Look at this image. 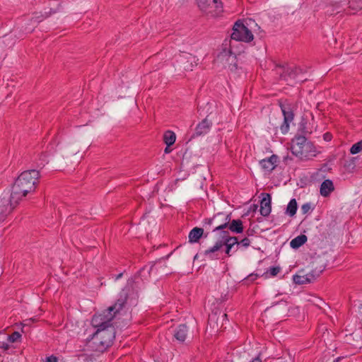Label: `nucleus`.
<instances>
[{
  "label": "nucleus",
  "instance_id": "obj_1",
  "mask_svg": "<svg viewBox=\"0 0 362 362\" xmlns=\"http://www.w3.org/2000/svg\"><path fill=\"white\" fill-rule=\"evenodd\" d=\"M40 174L38 170H29L21 173L15 180L11 189L13 204H18L29 194H33L39 184Z\"/></svg>",
  "mask_w": 362,
  "mask_h": 362
},
{
  "label": "nucleus",
  "instance_id": "obj_2",
  "mask_svg": "<svg viewBox=\"0 0 362 362\" xmlns=\"http://www.w3.org/2000/svg\"><path fill=\"white\" fill-rule=\"evenodd\" d=\"M127 293H122L120 298L117 300L115 305L108 308L101 313H98L93 315L91 324L92 325L99 329H106L109 327H112L111 322L117 313L123 307L126 302Z\"/></svg>",
  "mask_w": 362,
  "mask_h": 362
},
{
  "label": "nucleus",
  "instance_id": "obj_3",
  "mask_svg": "<svg viewBox=\"0 0 362 362\" xmlns=\"http://www.w3.org/2000/svg\"><path fill=\"white\" fill-rule=\"evenodd\" d=\"M115 337L113 327L97 329L91 339L93 348L97 351L103 352L112 344Z\"/></svg>",
  "mask_w": 362,
  "mask_h": 362
},
{
  "label": "nucleus",
  "instance_id": "obj_4",
  "mask_svg": "<svg viewBox=\"0 0 362 362\" xmlns=\"http://www.w3.org/2000/svg\"><path fill=\"white\" fill-rule=\"evenodd\" d=\"M292 153L300 158H308L315 156V148L305 137L296 136L292 141Z\"/></svg>",
  "mask_w": 362,
  "mask_h": 362
},
{
  "label": "nucleus",
  "instance_id": "obj_5",
  "mask_svg": "<svg viewBox=\"0 0 362 362\" xmlns=\"http://www.w3.org/2000/svg\"><path fill=\"white\" fill-rule=\"evenodd\" d=\"M252 24H254L256 28L259 29L258 25L251 19L247 21L246 24H244L240 21H237L233 25L231 38L236 41H242L245 42H251L254 37L252 31L248 27H251Z\"/></svg>",
  "mask_w": 362,
  "mask_h": 362
},
{
  "label": "nucleus",
  "instance_id": "obj_6",
  "mask_svg": "<svg viewBox=\"0 0 362 362\" xmlns=\"http://www.w3.org/2000/svg\"><path fill=\"white\" fill-rule=\"evenodd\" d=\"M202 12L209 17H217L223 12V4L220 0H196Z\"/></svg>",
  "mask_w": 362,
  "mask_h": 362
},
{
  "label": "nucleus",
  "instance_id": "obj_7",
  "mask_svg": "<svg viewBox=\"0 0 362 362\" xmlns=\"http://www.w3.org/2000/svg\"><path fill=\"white\" fill-rule=\"evenodd\" d=\"M220 216H224L225 221L224 223L217 226L214 231H220V238L221 239L219 240H226V239L228 238H233L232 236L229 235V233L227 230H223V229L226 228L228 227V225L229 224V222L230 221V215H224L223 214H218L216 216H215L213 218V221H216V218H218Z\"/></svg>",
  "mask_w": 362,
  "mask_h": 362
},
{
  "label": "nucleus",
  "instance_id": "obj_8",
  "mask_svg": "<svg viewBox=\"0 0 362 362\" xmlns=\"http://www.w3.org/2000/svg\"><path fill=\"white\" fill-rule=\"evenodd\" d=\"M17 205L13 204L11 195L0 198V216L10 213Z\"/></svg>",
  "mask_w": 362,
  "mask_h": 362
},
{
  "label": "nucleus",
  "instance_id": "obj_9",
  "mask_svg": "<svg viewBox=\"0 0 362 362\" xmlns=\"http://www.w3.org/2000/svg\"><path fill=\"white\" fill-rule=\"evenodd\" d=\"M315 279V275L313 273L305 274L304 271H300L293 277V282L299 285L310 283Z\"/></svg>",
  "mask_w": 362,
  "mask_h": 362
},
{
  "label": "nucleus",
  "instance_id": "obj_10",
  "mask_svg": "<svg viewBox=\"0 0 362 362\" xmlns=\"http://www.w3.org/2000/svg\"><path fill=\"white\" fill-rule=\"evenodd\" d=\"M222 248V241L217 240L216 243L209 249L206 250L204 255L211 259H219V252Z\"/></svg>",
  "mask_w": 362,
  "mask_h": 362
},
{
  "label": "nucleus",
  "instance_id": "obj_11",
  "mask_svg": "<svg viewBox=\"0 0 362 362\" xmlns=\"http://www.w3.org/2000/svg\"><path fill=\"white\" fill-rule=\"evenodd\" d=\"M296 69L293 67H284V66H277L276 72L280 74L281 78H282L285 81H288V79L295 78L296 75Z\"/></svg>",
  "mask_w": 362,
  "mask_h": 362
},
{
  "label": "nucleus",
  "instance_id": "obj_12",
  "mask_svg": "<svg viewBox=\"0 0 362 362\" xmlns=\"http://www.w3.org/2000/svg\"><path fill=\"white\" fill-rule=\"evenodd\" d=\"M281 110L284 117V124L281 127L282 133H286L288 129V123L293 119V113L289 107L284 105L281 106Z\"/></svg>",
  "mask_w": 362,
  "mask_h": 362
},
{
  "label": "nucleus",
  "instance_id": "obj_13",
  "mask_svg": "<svg viewBox=\"0 0 362 362\" xmlns=\"http://www.w3.org/2000/svg\"><path fill=\"white\" fill-rule=\"evenodd\" d=\"M278 160V157L276 155H272L267 159H262L259 163L262 168L267 172H271L274 169Z\"/></svg>",
  "mask_w": 362,
  "mask_h": 362
},
{
  "label": "nucleus",
  "instance_id": "obj_14",
  "mask_svg": "<svg viewBox=\"0 0 362 362\" xmlns=\"http://www.w3.org/2000/svg\"><path fill=\"white\" fill-rule=\"evenodd\" d=\"M260 214L264 216H268L271 212V197L269 194H266L262 198L260 203Z\"/></svg>",
  "mask_w": 362,
  "mask_h": 362
},
{
  "label": "nucleus",
  "instance_id": "obj_15",
  "mask_svg": "<svg viewBox=\"0 0 362 362\" xmlns=\"http://www.w3.org/2000/svg\"><path fill=\"white\" fill-rule=\"evenodd\" d=\"M334 190L333 182L331 180H325L320 185V192L324 197H327Z\"/></svg>",
  "mask_w": 362,
  "mask_h": 362
},
{
  "label": "nucleus",
  "instance_id": "obj_16",
  "mask_svg": "<svg viewBox=\"0 0 362 362\" xmlns=\"http://www.w3.org/2000/svg\"><path fill=\"white\" fill-rule=\"evenodd\" d=\"M212 122L208 119V118H205L203 119L196 127L195 134L197 136H201L202 134H205L210 130Z\"/></svg>",
  "mask_w": 362,
  "mask_h": 362
},
{
  "label": "nucleus",
  "instance_id": "obj_17",
  "mask_svg": "<svg viewBox=\"0 0 362 362\" xmlns=\"http://www.w3.org/2000/svg\"><path fill=\"white\" fill-rule=\"evenodd\" d=\"M222 241V247L223 246L226 247L225 248V253L228 257H230L231 254V250L235 245H238L239 242L236 237H233V238H228L226 239V240H221Z\"/></svg>",
  "mask_w": 362,
  "mask_h": 362
},
{
  "label": "nucleus",
  "instance_id": "obj_18",
  "mask_svg": "<svg viewBox=\"0 0 362 362\" xmlns=\"http://www.w3.org/2000/svg\"><path fill=\"white\" fill-rule=\"evenodd\" d=\"M204 233V229L201 228H194L189 233V241L190 243H197Z\"/></svg>",
  "mask_w": 362,
  "mask_h": 362
},
{
  "label": "nucleus",
  "instance_id": "obj_19",
  "mask_svg": "<svg viewBox=\"0 0 362 362\" xmlns=\"http://www.w3.org/2000/svg\"><path fill=\"white\" fill-rule=\"evenodd\" d=\"M358 11L362 12V0H351L349 1L347 13L354 14Z\"/></svg>",
  "mask_w": 362,
  "mask_h": 362
},
{
  "label": "nucleus",
  "instance_id": "obj_20",
  "mask_svg": "<svg viewBox=\"0 0 362 362\" xmlns=\"http://www.w3.org/2000/svg\"><path fill=\"white\" fill-rule=\"evenodd\" d=\"M232 232L240 233L243 231V222L241 220H233L229 222L228 227Z\"/></svg>",
  "mask_w": 362,
  "mask_h": 362
},
{
  "label": "nucleus",
  "instance_id": "obj_21",
  "mask_svg": "<svg viewBox=\"0 0 362 362\" xmlns=\"http://www.w3.org/2000/svg\"><path fill=\"white\" fill-rule=\"evenodd\" d=\"M187 334V329L186 325H180L174 334L175 339L180 341H184L186 339Z\"/></svg>",
  "mask_w": 362,
  "mask_h": 362
},
{
  "label": "nucleus",
  "instance_id": "obj_22",
  "mask_svg": "<svg viewBox=\"0 0 362 362\" xmlns=\"http://www.w3.org/2000/svg\"><path fill=\"white\" fill-rule=\"evenodd\" d=\"M307 241V236L305 235H300L295 238H293L291 243L290 245L293 249H298L300 246H302Z\"/></svg>",
  "mask_w": 362,
  "mask_h": 362
},
{
  "label": "nucleus",
  "instance_id": "obj_23",
  "mask_svg": "<svg viewBox=\"0 0 362 362\" xmlns=\"http://www.w3.org/2000/svg\"><path fill=\"white\" fill-rule=\"evenodd\" d=\"M164 142L168 146H172L176 140L175 134L172 131H167L163 136Z\"/></svg>",
  "mask_w": 362,
  "mask_h": 362
},
{
  "label": "nucleus",
  "instance_id": "obj_24",
  "mask_svg": "<svg viewBox=\"0 0 362 362\" xmlns=\"http://www.w3.org/2000/svg\"><path fill=\"white\" fill-rule=\"evenodd\" d=\"M297 202L295 199H292L288 204L286 207V214L290 216H293L297 211Z\"/></svg>",
  "mask_w": 362,
  "mask_h": 362
},
{
  "label": "nucleus",
  "instance_id": "obj_25",
  "mask_svg": "<svg viewBox=\"0 0 362 362\" xmlns=\"http://www.w3.org/2000/svg\"><path fill=\"white\" fill-rule=\"evenodd\" d=\"M235 60V56L229 53L228 52L224 51L223 52H221L220 54H218L217 57V61L223 62L224 61L226 62H233Z\"/></svg>",
  "mask_w": 362,
  "mask_h": 362
},
{
  "label": "nucleus",
  "instance_id": "obj_26",
  "mask_svg": "<svg viewBox=\"0 0 362 362\" xmlns=\"http://www.w3.org/2000/svg\"><path fill=\"white\" fill-rule=\"evenodd\" d=\"M362 151V140L354 144L350 149V153L351 154H356L359 152Z\"/></svg>",
  "mask_w": 362,
  "mask_h": 362
},
{
  "label": "nucleus",
  "instance_id": "obj_27",
  "mask_svg": "<svg viewBox=\"0 0 362 362\" xmlns=\"http://www.w3.org/2000/svg\"><path fill=\"white\" fill-rule=\"evenodd\" d=\"M21 334L18 332H14L11 335L6 336V341L8 342L14 343L20 339Z\"/></svg>",
  "mask_w": 362,
  "mask_h": 362
},
{
  "label": "nucleus",
  "instance_id": "obj_28",
  "mask_svg": "<svg viewBox=\"0 0 362 362\" xmlns=\"http://www.w3.org/2000/svg\"><path fill=\"white\" fill-rule=\"evenodd\" d=\"M3 337H6L4 335L0 334V348L6 351L9 349L10 346L7 342L2 340Z\"/></svg>",
  "mask_w": 362,
  "mask_h": 362
},
{
  "label": "nucleus",
  "instance_id": "obj_29",
  "mask_svg": "<svg viewBox=\"0 0 362 362\" xmlns=\"http://www.w3.org/2000/svg\"><path fill=\"white\" fill-rule=\"evenodd\" d=\"M311 210V204L310 203H305L301 206V211L303 214H306Z\"/></svg>",
  "mask_w": 362,
  "mask_h": 362
},
{
  "label": "nucleus",
  "instance_id": "obj_30",
  "mask_svg": "<svg viewBox=\"0 0 362 362\" xmlns=\"http://www.w3.org/2000/svg\"><path fill=\"white\" fill-rule=\"evenodd\" d=\"M280 270H281V269H280L279 267H271L269 269L270 275L272 276H276L279 273Z\"/></svg>",
  "mask_w": 362,
  "mask_h": 362
},
{
  "label": "nucleus",
  "instance_id": "obj_31",
  "mask_svg": "<svg viewBox=\"0 0 362 362\" xmlns=\"http://www.w3.org/2000/svg\"><path fill=\"white\" fill-rule=\"evenodd\" d=\"M241 244L243 247H247L250 244V240L247 238H243L240 242H239V245Z\"/></svg>",
  "mask_w": 362,
  "mask_h": 362
},
{
  "label": "nucleus",
  "instance_id": "obj_32",
  "mask_svg": "<svg viewBox=\"0 0 362 362\" xmlns=\"http://www.w3.org/2000/svg\"><path fill=\"white\" fill-rule=\"evenodd\" d=\"M45 362H58V358L54 356H50L46 358Z\"/></svg>",
  "mask_w": 362,
  "mask_h": 362
},
{
  "label": "nucleus",
  "instance_id": "obj_33",
  "mask_svg": "<svg viewBox=\"0 0 362 362\" xmlns=\"http://www.w3.org/2000/svg\"><path fill=\"white\" fill-rule=\"evenodd\" d=\"M324 139L327 141H329L332 139V135L329 133H325L323 136Z\"/></svg>",
  "mask_w": 362,
  "mask_h": 362
},
{
  "label": "nucleus",
  "instance_id": "obj_34",
  "mask_svg": "<svg viewBox=\"0 0 362 362\" xmlns=\"http://www.w3.org/2000/svg\"><path fill=\"white\" fill-rule=\"evenodd\" d=\"M35 321L34 319L30 318L28 320H26L25 322L23 323V326L30 325L31 322H33Z\"/></svg>",
  "mask_w": 362,
  "mask_h": 362
},
{
  "label": "nucleus",
  "instance_id": "obj_35",
  "mask_svg": "<svg viewBox=\"0 0 362 362\" xmlns=\"http://www.w3.org/2000/svg\"><path fill=\"white\" fill-rule=\"evenodd\" d=\"M215 318H216V315H211L209 317V324L210 325L211 324L212 321H214L215 320Z\"/></svg>",
  "mask_w": 362,
  "mask_h": 362
},
{
  "label": "nucleus",
  "instance_id": "obj_36",
  "mask_svg": "<svg viewBox=\"0 0 362 362\" xmlns=\"http://www.w3.org/2000/svg\"><path fill=\"white\" fill-rule=\"evenodd\" d=\"M169 147H170V146H166V148H165L164 152H165V153H170V152H171V149H170Z\"/></svg>",
  "mask_w": 362,
  "mask_h": 362
},
{
  "label": "nucleus",
  "instance_id": "obj_37",
  "mask_svg": "<svg viewBox=\"0 0 362 362\" xmlns=\"http://www.w3.org/2000/svg\"><path fill=\"white\" fill-rule=\"evenodd\" d=\"M251 362H262L259 357H257L254 360H252Z\"/></svg>",
  "mask_w": 362,
  "mask_h": 362
},
{
  "label": "nucleus",
  "instance_id": "obj_38",
  "mask_svg": "<svg viewBox=\"0 0 362 362\" xmlns=\"http://www.w3.org/2000/svg\"><path fill=\"white\" fill-rule=\"evenodd\" d=\"M185 69L187 70H192V65L191 64L189 67L185 66Z\"/></svg>",
  "mask_w": 362,
  "mask_h": 362
},
{
  "label": "nucleus",
  "instance_id": "obj_39",
  "mask_svg": "<svg viewBox=\"0 0 362 362\" xmlns=\"http://www.w3.org/2000/svg\"><path fill=\"white\" fill-rule=\"evenodd\" d=\"M223 319H227V314L224 313L222 315Z\"/></svg>",
  "mask_w": 362,
  "mask_h": 362
},
{
  "label": "nucleus",
  "instance_id": "obj_40",
  "mask_svg": "<svg viewBox=\"0 0 362 362\" xmlns=\"http://www.w3.org/2000/svg\"><path fill=\"white\" fill-rule=\"evenodd\" d=\"M122 276V273H121V274H118V276H117V279L120 278Z\"/></svg>",
  "mask_w": 362,
  "mask_h": 362
}]
</instances>
